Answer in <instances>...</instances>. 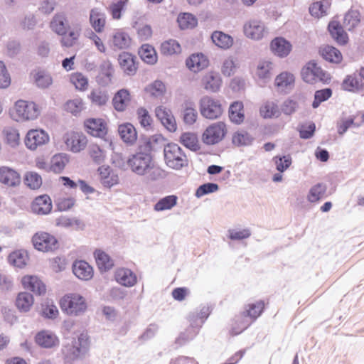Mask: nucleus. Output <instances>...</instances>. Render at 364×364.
<instances>
[{"label": "nucleus", "instance_id": "obj_12", "mask_svg": "<svg viewBox=\"0 0 364 364\" xmlns=\"http://www.w3.org/2000/svg\"><path fill=\"white\" fill-rule=\"evenodd\" d=\"M341 89L353 93H358L364 90V82L360 79L357 70L344 77Z\"/></svg>", "mask_w": 364, "mask_h": 364}, {"label": "nucleus", "instance_id": "obj_2", "mask_svg": "<svg viewBox=\"0 0 364 364\" xmlns=\"http://www.w3.org/2000/svg\"><path fill=\"white\" fill-rule=\"evenodd\" d=\"M89 346V338L85 333L65 344L62 348L64 364H73L75 360L83 358L88 351Z\"/></svg>", "mask_w": 364, "mask_h": 364}, {"label": "nucleus", "instance_id": "obj_35", "mask_svg": "<svg viewBox=\"0 0 364 364\" xmlns=\"http://www.w3.org/2000/svg\"><path fill=\"white\" fill-rule=\"evenodd\" d=\"M131 38L129 36L123 31L116 32L112 39L110 46L113 50H122L129 47Z\"/></svg>", "mask_w": 364, "mask_h": 364}, {"label": "nucleus", "instance_id": "obj_36", "mask_svg": "<svg viewBox=\"0 0 364 364\" xmlns=\"http://www.w3.org/2000/svg\"><path fill=\"white\" fill-rule=\"evenodd\" d=\"M319 53L323 59L332 63L338 64L343 60L341 51L331 46H326L320 49Z\"/></svg>", "mask_w": 364, "mask_h": 364}, {"label": "nucleus", "instance_id": "obj_20", "mask_svg": "<svg viewBox=\"0 0 364 364\" xmlns=\"http://www.w3.org/2000/svg\"><path fill=\"white\" fill-rule=\"evenodd\" d=\"M209 61L203 53H194L186 60L187 68L193 73H198L208 67Z\"/></svg>", "mask_w": 364, "mask_h": 364}, {"label": "nucleus", "instance_id": "obj_61", "mask_svg": "<svg viewBox=\"0 0 364 364\" xmlns=\"http://www.w3.org/2000/svg\"><path fill=\"white\" fill-rule=\"evenodd\" d=\"M41 315L44 318L54 319L58 315V310L55 305L53 302H45L42 304L41 307Z\"/></svg>", "mask_w": 364, "mask_h": 364}, {"label": "nucleus", "instance_id": "obj_14", "mask_svg": "<svg viewBox=\"0 0 364 364\" xmlns=\"http://www.w3.org/2000/svg\"><path fill=\"white\" fill-rule=\"evenodd\" d=\"M245 36L254 40L262 38L266 33L264 23L258 20H251L244 26Z\"/></svg>", "mask_w": 364, "mask_h": 364}, {"label": "nucleus", "instance_id": "obj_41", "mask_svg": "<svg viewBox=\"0 0 364 364\" xmlns=\"http://www.w3.org/2000/svg\"><path fill=\"white\" fill-rule=\"evenodd\" d=\"M33 296L28 292H20L16 299V306L21 312H28L33 304Z\"/></svg>", "mask_w": 364, "mask_h": 364}, {"label": "nucleus", "instance_id": "obj_30", "mask_svg": "<svg viewBox=\"0 0 364 364\" xmlns=\"http://www.w3.org/2000/svg\"><path fill=\"white\" fill-rule=\"evenodd\" d=\"M90 23L95 32H102L106 23L105 14L98 8L92 9L90 12Z\"/></svg>", "mask_w": 364, "mask_h": 364}, {"label": "nucleus", "instance_id": "obj_44", "mask_svg": "<svg viewBox=\"0 0 364 364\" xmlns=\"http://www.w3.org/2000/svg\"><path fill=\"white\" fill-rule=\"evenodd\" d=\"M179 141L185 147L193 151H197L198 150L200 149L198 137L193 133H183L180 136Z\"/></svg>", "mask_w": 364, "mask_h": 364}, {"label": "nucleus", "instance_id": "obj_16", "mask_svg": "<svg viewBox=\"0 0 364 364\" xmlns=\"http://www.w3.org/2000/svg\"><path fill=\"white\" fill-rule=\"evenodd\" d=\"M21 284L26 289L33 292L36 295H42L46 293V285L36 276L26 275L23 277Z\"/></svg>", "mask_w": 364, "mask_h": 364}, {"label": "nucleus", "instance_id": "obj_10", "mask_svg": "<svg viewBox=\"0 0 364 364\" xmlns=\"http://www.w3.org/2000/svg\"><path fill=\"white\" fill-rule=\"evenodd\" d=\"M84 126L86 132L95 137L103 138L107 134V124L101 118H90L85 121Z\"/></svg>", "mask_w": 364, "mask_h": 364}, {"label": "nucleus", "instance_id": "obj_17", "mask_svg": "<svg viewBox=\"0 0 364 364\" xmlns=\"http://www.w3.org/2000/svg\"><path fill=\"white\" fill-rule=\"evenodd\" d=\"M52 201L49 196H37L31 203L32 212L38 215H47L52 210Z\"/></svg>", "mask_w": 364, "mask_h": 364}, {"label": "nucleus", "instance_id": "obj_53", "mask_svg": "<svg viewBox=\"0 0 364 364\" xmlns=\"http://www.w3.org/2000/svg\"><path fill=\"white\" fill-rule=\"evenodd\" d=\"M303 80L309 84L315 83V60H311L303 67L301 71Z\"/></svg>", "mask_w": 364, "mask_h": 364}, {"label": "nucleus", "instance_id": "obj_15", "mask_svg": "<svg viewBox=\"0 0 364 364\" xmlns=\"http://www.w3.org/2000/svg\"><path fill=\"white\" fill-rule=\"evenodd\" d=\"M156 117L169 132H173L177 126L175 118L169 109L159 106L156 108Z\"/></svg>", "mask_w": 364, "mask_h": 364}, {"label": "nucleus", "instance_id": "obj_21", "mask_svg": "<svg viewBox=\"0 0 364 364\" xmlns=\"http://www.w3.org/2000/svg\"><path fill=\"white\" fill-rule=\"evenodd\" d=\"M328 30L331 36L338 45L345 46L348 43V36L339 22H330L328 26Z\"/></svg>", "mask_w": 364, "mask_h": 364}, {"label": "nucleus", "instance_id": "obj_22", "mask_svg": "<svg viewBox=\"0 0 364 364\" xmlns=\"http://www.w3.org/2000/svg\"><path fill=\"white\" fill-rule=\"evenodd\" d=\"M114 68L109 60H104L100 65L97 81L101 86H107L112 82Z\"/></svg>", "mask_w": 364, "mask_h": 364}, {"label": "nucleus", "instance_id": "obj_13", "mask_svg": "<svg viewBox=\"0 0 364 364\" xmlns=\"http://www.w3.org/2000/svg\"><path fill=\"white\" fill-rule=\"evenodd\" d=\"M0 183L8 187H16L21 183L18 172L8 166L0 167Z\"/></svg>", "mask_w": 364, "mask_h": 364}, {"label": "nucleus", "instance_id": "obj_5", "mask_svg": "<svg viewBox=\"0 0 364 364\" xmlns=\"http://www.w3.org/2000/svg\"><path fill=\"white\" fill-rule=\"evenodd\" d=\"M39 114V109L35 102L21 100L16 102L15 110L11 115L15 121L23 122L35 119Z\"/></svg>", "mask_w": 364, "mask_h": 364}, {"label": "nucleus", "instance_id": "obj_39", "mask_svg": "<svg viewBox=\"0 0 364 364\" xmlns=\"http://www.w3.org/2000/svg\"><path fill=\"white\" fill-rule=\"evenodd\" d=\"M96 263L100 271L107 272L111 269L114 266V262L112 258L104 251L97 250L94 252Z\"/></svg>", "mask_w": 364, "mask_h": 364}, {"label": "nucleus", "instance_id": "obj_11", "mask_svg": "<svg viewBox=\"0 0 364 364\" xmlns=\"http://www.w3.org/2000/svg\"><path fill=\"white\" fill-rule=\"evenodd\" d=\"M118 62L126 75L132 76L136 73L138 65L136 55L128 52H122L118 56Z\"/></svg>", "mask_w": 364, "mask_h": 364}, {"label": "nucleus", "instance_id": "obj_33", "mask_svg": "<svg viewBox=\"0 0 364 364\" xmlns=\"http://www.w3.org/2000/svg\"><path fill=\"white\" fill-rule=\"evenodd\" d=\"M130 101V93L127 89L118 90L113 97L112 105L118 112H123L126 109L128 102Z\"/></svg>", "mask_w": 364, "mask_h": 364}, {"label": "nucleus", "instance_id": "obj_31", "mask_svg": "<svg viewBox=\"0 0 364 364\" xmlns=\"http://www.w3.org/2000/svg\"><path fill=\"white\" fill-rule=\"evenodd\" d=\"M117 282L122 286L131 287L136 283V274L129 269L122 268L115 274Z\"/></svg>", "mask_w": 364, "mask_h": 364}, {"label": "nucleus", "instance_id": "obj_37", "mask_svg": "<svg viewBox=\"0 0 364 364\" xmlns=\"http://www.w3.org/2000/svg\"><path fill=\"white\" fill-rule=\"evenodd\" d=\"M243 107V104L240 101H235L230 104L228 112L229 118L232 122L240 124L243 122L245 119L242 112Z\"/></svg>", "mask_w": 364, "mask_h": 364}, {"label": "nucleus", "instance_id": "obj_27", "mask_svg": "<svg viewBox=\"0 0 364 364\" xmlns=\"http://www.w3.org/2000/svg\"><path fill=\"white\" fill-rule=\"evenodd\" d=\"M254 322L252 319L247 316L243 311L236 315L233 319L232 328L230 330L231 334L237 336L245 329H247Z\"/></svg>", "mask_w": 364, "mask_h": 364}, {"label": "nucleus", "instance_id": "obj_64", "mask_svg": "<svg viewBox=\"0 0 364 364\" xmlns=\"http://www.w3.org/2000/svg\"><path fill=\"white\" fill-rule=\"evenodd\" d=\"M83 109V102L81 99L76 98L68 100L65 105V109L74 115L79 114Z\"/></svg>", "mask_w": 364, "mask_h": 364}, {"label": "nucleus", "instance_id": "obj_34", "mask_svg": "<svg viewBox=\"0 0 364 364\" xmlns=\"http://www.w3.org/2000/svg\"><path fill=\"white\" fill-rule=\"evenodd\" d=\"M210 314L209 306H203L200 309H196L189 313L188 315V321H192L193 324H197L200 328L208 318Z\"/></svg>", "mask_w": 364, "mask_h": 364}, {"label": "nucleus", "instance_id": "obj_48", "mask_svg": "<svg viewBox=\"0 0 364 364\" xmlns=\"http://www.w3.org/2000/svg\"><path fill=\"white\" fill-rule=\"evenodd\" d=\"M264 304L262 301L249 304L243 312L255 321L263 312Z\"/></svg>", "mask_w": 364, "mask_h": 364}, {"label": "nucleus", "instance_id": "obj_8", "mask_svg": "<svg viewBox=\"0 0 364 364\" xmlns=\"http://www.w3.org/2000/svg\"><path fill=\"white\" fill-rule=\"evenodd\" d=\"M227 133L225 124L215 123L209 126L203 134V141L208 145H213L220 142Z\"/></svg>", "mask_w": 364, "mask_h": 364}, {"label": "nucleus", "instance_id": "obj_7", "mask_svg": "<svg viewBox=\"0 0 364 364\" xmlns=\"http://www.w3.org/2000/svg\"><path fill=\"white\" fill-rule=\"evenodd\" d=\"M200 112L203 117L215 119L221 116L223 108L219 100L205 96L200 100Z\"/></svg>", "mask_w": 364, "mask_h": 364}, {"label": "nucleus", "instance_id": "obj_60", "mask_svg": "<svg viewBox=\"0 0 364 364\" xmlns=\"http://www.w3.org/2000/svg\"><path fill=\"white\" fill-rule=\"evenodd\" d=\"M219 189V186L215 183H205L198 186L196 189L195 196L197 198H201L203 196L214 193Z\"/></svg>", "mask_w": 364, "mask_h": 364}, {"label": "nucleus", "instance_id": "obj_1", "mask_svg": "<svg viewBox=\"0 0 364 364\" xmlns=\"http://www.w3.org/2000/svg\"><path fill=\"white\" fill-rule=\"evenodd\" d=\"M152 151L151 139H146L139 145L136 151L129 156L127 164L133 173L140 176L147 173L154 163Z\"/></svg>", "mask_w": 364, "mask_h": 364}, {"label": "nucleus", "instance_id": "obj_38", "mask_svg": "<svg viewBox=\"0 0 364 364\" xmlns=\"http://www.w3.org/2000/svg\"><path fill=\"white\" fill-rule=\"evenodd\" d=\"M211 39L215 46L225 50L233 44L232 37L220 31H214L211 35Z\"/></svg>", "mask_w": 364, "mask_h": 364}, {"label": "nucleus", "instance_id": "obj_46", "mask_svg": "<svg viewBox=\"0 0 364 364\" xmlns=\"http://www.w3.org/2000/svg\"><path fill=\"white\" fill-rule=\"evenodd\" d=\"M360 22V16L358 11L350 10L345 14L343 25L348 31H352Z\"/></svg>", "mask_w": 364, "mask_h": 364}, {"label": "nucleus", "instance_id": "obj_58", "mask_svg": "<svg viewBox=\"0 0 364 364\" xmlns=\"http://www.w3.org/2000/svg\"><path fill=\"white\" fill-rule=\"evenodd\" d=\"M326 186L323 183H317L312 186L307 196V199L311 203L318 201L324 195Z\"/></svg>", "mask_w": 364, "mask_h": 364}, {"label": "nucleus", "instance_id": "obj_52", "mask_svg": "<svg viewBox=\"0 0 364 364\" xmlns=\"http://www.w3.org/2000/svg\"><path fill=\"white\" fill-rule=\"evenodd\" d=\"M167 176L168 172L159 166H156L154 162L151 168H150L144 176H146L147 181H156L166 178Z\"/></svg>", "mask_w": 364, "mask_h": 364}, {"label": "nucleus", "instance_id": "obj_3", "mask_svg": "<svg viewBox=\"0 0 364 364\" xmlns=\"http://www.w3.org/2000/svg\"><path fill=\"white\" fill-rule=\"evenodd\" d=\"M164 156L166 165L174 170H181L188 166V160L183 149L175 143L164 146Z\"/></svg>", "mask_w": 364, "mask_h": 364}, {"label": "nucleus", "instance_id": "obj_51", "mask_svg": "<svg viewBox=\"0 0 364 364\" xmlns=\"http://www.w3.org/2000/svg\"><path fill=\"white\" fill-rule=\"evenodd\" d=\"M260 113L264 118L278 117L281 114L278 105L273 102H267L263 105L260 108Z\"/></svg>", "mask_w": 364, "mask_h": 364}, {"label": "nucleus", "instance_id": "obj_24", "mask_svg": "<svg viewBox=\"0 0 364 364\" xmlns=\"http://www.w3.org/2000/svg\"><path fill=\"white\" fill-rule=\"evenodd\" d=\"M36 343L44 348H51L59 343L58 337L49 331L43 330L36 333Z\"/></svg>", "mask_w": 364, "mask_h": 364}, {"label": "nucleus", "instance_id": "obj_18", "mask_svg": "<svg viewBox=\"0 0 364 364\" xmlns=\"http://www.w3.org/2000/svg\"><path fill=\"white\" fill-rule=\"evenodd\" d=\"M34 85L40 89L48 88L53 84L50 74L41 68L32 70L30 74Z\"/></svg>", "mask_w": 364, "mask_h": 364}, {"label": "nucleus", "instance_id": "obj_54", "mask_svg": "<svg viewBox=\"0 0 364 364\" xmlns=\"http://www.w3.org/2000/svg\"><path fill=\"white\" fill-rule=\"evenodd\" d=\"M89 98L92 104L101 107L106 105L109 100V95L107 91L96 89L90 92Z\"/></svg>", "mask_w": 364, "mask_h": 364}, {"label": "nucleus", "instance_id": "obj_25", "mask_svg": "<svg viewBox=\"0 0 364 364\" xmlns=\"http://www.w3.org/2000/svg\"><path fill=\"white\" fill-rule=\"evenodd\" d=\"M73 272L80 279L90 280L93 277L92 267L85 261H75L73 264Z\"/></svg>", "mask_w": 364, "mask_h": 364}, {"label": "nucleus", "instance_id": "obj_56", "mask_svg": "<svg viewBox=\"0 0 364 364\" xmlns=\"http://www.w3.org/2000/svg\"><path fill=\"white\" fill-rule=\"evenodd\" d=\"M198 112L192 102H186L183 110V119L186 124H193L197 119Z\"/></svg>", "mask_w": 364, "mask_h": 364}, {"label": "nucleus", "instance_id": "obj_40", "mask_svg": "<svg viewBox=\"0 0 364 364\" xmlns=\"http://www.w3.org/2000/svg\"><path fill=\"white\" fill-rule=\"evenodd\" d=\"M28 259V253L24 250H18L12 252L8 256V262L18 268H23Z\"/></svg>", "mask_w": 364, "mask_h": 364}, {"label": "nucleus", "instance_id": "obj_23", "mask_svg": "<svg viewBox=\"0 0 364 364\" xmlns=\"http://www.w3.org/2000/svg\"><path fill=\"white\" fill-rule=\"evenodd\" d=\"M87 138L82 134L78 132L71 133L65 139V144L70 150L77 153L83 150L87 145Z\"/></svg>", "mask_w": 364, "mask_h": 364}, {"label": "nucleus", "instance_id": "obj_19", "mask_svg": "<svg viewBox=\"0 0 364 364\" xmlns=\"http://www.w3.org/2000/svg\"><path fill=\"white\" fill-rule=\"evenodd\" d=\"M270 48L274 55L284 58L291 52V44L283 37H276L271 41Z\"/></svg>", "mask_w": 364, "mask_h": 364}, {"label": "nucleus", "instance_id": "obj_6", "mask_svg": "<svg viewBox=\"0 0 364 364\" xmlns=\"http://www.w3.org/2000/svg\"><path fill=\"white\" fill-rule=\"evenodd\" d=\"M32 243L35 249L41 252H53L58 248L56 237L46 232H38L32 237Z\"/></svg>", "mask_w": 364, "mask_h": 364}, {"label": "nucleus", "instance_id": "obj_47", "mask_svg": "<svg viewBox=\"0 0 364 364\" xmlns=\"http://www.w3.org/2000/svg\"><path fill=\"white\" fill-rule=\"evenodd\" d=\"M178 197L175 195H169L159 199L154 205V209L156 211H164L170 210L177 204Z\"/></svg>", "mask_w": 364, "mask_h": 364}, {"label": "nucleus", "instance_id": "obj_57", "mask_svg": "<svg viewBox=\"0 0 364 364\" xmlns=\"http://www.w3.org/2000/svg\"><path fill=\"white\" fill-rule=\"evenodd\" d=\"M24 183L31 189H38L42 185V178L36 172H27L24 176Z\"/></svg>", "mask_w": 364, "mask_h": 364}, {"label": "nucleus", "instance_id": "obj_43", "mask_svg": "<svg viewBox=\"0 0 364 364\" xmlns=\"http://www.w3.org/2000/svg\"><path fill=\"white\" fill-rule=\"evenodd\" d=\"M178 26L181 30L192 29L198 25L197 18L190 13H181L177 18Z\"/></svg>", "mask_w": 364, "mask_h": 364}, {"label": "nucleus", "instance_id": "obj_4", "mask_svg": "<svg viewBox=\"0 0 364 364\" xmlns=\"http://www.w3.org/2000/svg\"><path fill=\"white\" fill-rule=\"evenodd\" d=\"M60 306L64 313L72 316L82 314L87 307L85 298L77 293L64 295L60 300Z\"/></svg>", "mask_w": 364, "mask_h": 364}, {"label": "nucleus", "instance_id": "obj_59", "mask_svg": "<svg viewBox=\"0 0 364 364\" xmlns=\"http://www.w3.org/2000/svg\"><path fill=\"white\" fill-rule=\"evenodd\" d=\"M145 90L151 96L158 97L162 96L165 93L166 86L162 81L157 80L147 86Z\"/></svg>", "mask_w": 364, "mask_h": 364}, {"label": "nucleus", "instance_id": "obj_29", "mask_svg": "<svg viewBox=\"0 0 364 364\" xmlns=\"http://www.w3.org/2000/svg\"><path fill=\"white\" fill-rule=\"evenodd\" d=\"M118 132L122 140L127 144L132 145L137 139V132L131 123L120 124Z\"/></svg>", "mask_w": 364, "mask_h": 364}, {"label": "nucleus", "instance_id": "obj_42", "mask_svg": "<svg viewBox=\"0 0 364 364\" xmlns=\"http://www.w3.org/2000/svg\"><path fill=\"white\" fill-rule=\"evenodd\" d=\"M141 59L147 64L154 65L157 61V55L154 48L150 45L145 44L141 46L139 50Z\"/></svg>", "mask_w": 364, "mask_h": 364}, {"label": "nucleus", "instance_id": "obj_32", "mask_svg": "<svg viewBox=\"0 0 364 364\" xmlns=\"http://www.w3.org/2000/svg\"><path fill=\"white\" fill-rule=\"evenodd\" d=\"M190 325L187 328L180 333L178 337L176 339V343L182 346L189 341H192L199 333L201 328L197 324H193L192 321H189Z\"/></svg>", "mask_w": 364, "mask_h": 364}, {"label": "nucleus", "instance_id": "obj_62", "mask_svg": "<svg viewBox=\"0 0 364 364\" xmlns=\"http://www.w3.org/2000/svg\"><path fill=\"white\" fill-rule=\"evenodd\" d=\"M68 162V157L66 154L55 155L52 159V168L55 172H60L64 169Z\"/></svg>", "mask_w": 364, "mask_h": 364}, {"label": "nucleus", "instance_id": "obj_49", "mask_svg": "<svg viewBox=\"0 0 364 364\" xmlns=\"http://www.w3.org/2000/svg\"><path fill=\"white\" fill-rule=\"evenodd\" d=\"M294 76L288 72H283L278 75L274 80L275 85L283 91L285 88L290 87L294 83Z\"/></svg>", "mask_w": 364, "mask_h": 364}, {"label": "nucleus", "instance_id": "obj_26", "mask_svg": "<svg viewBox=\"0 0 364 364\" xmlns=\"http://www.w3.org/2000/svg\"><path fill=\"white\" fill-rule=\"evenodd\" d=\"M202 83L207 91L216 92L221 87L222 79L218 73L211 71L203 76Z\"/></svg>", "mask_w": 364, "mask_h": 364}, {"label": "nucleus", "instance_id": "obj_63", "mask_svg": "<svg viewBox=\"0 0 364 364\" xmlns=\"http://www.w3.org/2000/svg\"><path fill=\"white\" fill-rule=\"evenodd\" d=\"M128 0H119L109 6V12L114 19H119L122 12L124 11Z\"/></svg>", "mask_w": 364, "mask_h": 364}, {"label": "nucleus", "instance_id": "obj_9", "mask_svg": "<svg viewBox=\"0 0 364 364\" xmlns=\"http://www.w3.org/2000/svg\"><path fill=\"white\" fill-rule=\"evenodd\" d=\"M49 141L48 134L43 129H31L28 132L25 138V144L31 150H35L38 146L45 144Z\"/></svg>", "mask_w": 364, "mask_h": 364}, {"label": "nucleus", "instance_id": "obj_55", "mask_svg": "<svg viewBox=\"0 0 364 364\" xmlns=\"http://www.w3.org/2000/svg\"><path fill=\"white\" fill-rule=\"evenodd\" d=\"M332 89L330 87L316 90L314 93L312 107L314 109L318 108L322 102L328 100L332 96Z\"/></svg>", "mask_w": 364, "mask_h": 364}, {"label": "nucleus", "instance_id": "obj_45", "mask_svg": "<svg viewBox=\"0 0 364 364\" xmlns=\"http://www.w3.org/2000/svg\"><path fill=\"white\" fill-rule=\"evenodd\" d=\"M255 139L245 131H238L233 134L232 142L237 146H247L252 144Z\"/></svg>", "mask_w": 364, "mask_h": 364}, {"label": "nucleus", "instance_id": "obj_50", "mask_svg": "<svg viewBox=\"0 0 364 364\" xmlns=\"http://www.w3.org/2000/svg\"><path fill=\"white\" fill-rule=\"evenodd\" d=\"M181 52L180 44L176 40L170 39L161 45V53L164 55H172Z\"/></svg>", "mask_w": 364, "mask_h": 364}, {"label": "nucleus", "instance_id": "obj_28", "mask_svg": "<svg viewBox=\"0 0 364 364\" xmlns=\"http://www.w3.org/2000/svg\"><path fill=\"white\" fill-rule=\"evenodd\" d=\"M51 29L58 35L66 34L70 28L67 17L64 13L55 14L50 21Z\"/></svg>", "mask_w": 364, "mask_h": 364}]
</instances>
